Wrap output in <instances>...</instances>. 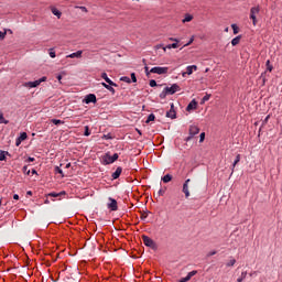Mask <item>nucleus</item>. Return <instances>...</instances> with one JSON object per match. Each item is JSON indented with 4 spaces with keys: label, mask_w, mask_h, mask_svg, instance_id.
<instances>
[{
    "label": "nucleus",
    "mask_w": 282,
    "mask_h": 282,
    "mask_svg": "<svg viewBox=\"0 0 282 282\" xmlns=\"http://www.w3.org/2000/svg\"><path fill=\"white\" fill-rule=\"evenodd\" d=\"M47 80V77H42L35 82H26L23 84V87H28L29 89H34V87H39L41 83H45Z\"/></svg>",
    "instance_id": "1"
},
{
    "label": "nucleus",
    "mask_w": 282,
    "mask_h": 282,
    "mask_svg": "<svg viewBox=\"0 0 282 282\" xmlns=\"http://www.w3.org/2000/svg\"><path fill=\"white\" fill-rule=\"evenodd\" d=\"M259 12H261V8H259V7H252L250 9L249 18L251 19L253 25H257V23H258L257 17H259Z\"/></svg>",
    "instance_id": "2"
},
{
    "label": "nucleus",
    "mask_w": 282,
    "mask_h": 282,
    "mask_svg": "<svg viewBox=\"0 0 282 282\" xmlns=\"http://www.w3.org/2000/svg\"><path fill=\"white\" fill-rule=\"evenodd\" d=\"M197 133H199V127L195 124L189 126V135L185 139V142H191V140L195 138Z\"/></svg>",
    "instance_id": "3"
},
{
    "label": "nucleus",
    "mask_w": 282,
    "mask_h": 282,
    "mask_svg": "<svg viewBox=\"0 0 282 282\" xmlns=\"http://www.w3.org/2000/svg\"><path fill=\"white\" fill-rule=\"evenodd\" d=\"M142 241L144 246H147L148 248H152V250H155V248H158L155 241L151 239L149 236H142Z\"/></svg>",
    "instance_id": "4"
},
{
    "label": "nucleus",
    "mask_w": 282,
    "mask_h": 282,
    "mask_svg": "<svg viewBox=\"0 0 282 282\" xmlns=\"http://www.w3.org/2000/svg\"><path fill=\"white\" fill-rule=\"evenodd\" d=\"M150 72L152 74H159V76H162L164 74H169V67L155 66V67L151 68Z\"/></svg>",
    "instance_id": "5"
},
{
    "label": "nucleus",
    "mask_w": 282,
    "mask_h": 282,
    "mask_svg": "<svg viewBox=\"0 0 282 282\" xmlns=\"http://www.w3.org/2000/svg\"><path fill=\"white\" fill-rule=\"evenodd\" d=\"M119 155L118 153H115L112 156L109 155V153H107L102 160H104V164H113V162H116V160H118Z\"/></svg>",
    "instance_id": "6"
},
{
    "label": "nucleus",
    "mask_w": 282,
    "mask_h": 282,
    "mask_svg": "<svg viewBox=\"0 0 282 282\" xmlns=\"http://www.w3.org/2000/svg\"><path fill=\"white\" fill-rule=\"evenodd\" d=\"M191 182V178H187L185 181V183L183 184V193L186 197V199H188L191 197V191L188 189V183Z\"/></svg>",
    "instance_id": "7"
},
{
    "label": "nucleus",
    "mask_w": 282,
    "mask_h": 282,
    "mask_svg": "<svg viewBox=\"0 0 282 282\" xmlns=\"http://www.w3.org/2000/svg\"><path fill=\"white\" fill-rule=\"evenodd\" d=\"M166 93L170 94V96H173L176 91H180V85L173 84L171 87H165Z\"/></svg>",
    "instance_id": "8"
},
{
    "label": "nucleus",
    "mask_w": 282,
    "mask_h": 282,
    "mask_svg": "<svg viewBox=\"0 0 282 282\" xmlns=\"http://www.w3.org/2000/svg\"><path fill=\"white\" fill-rule=\"evenodd\" d=\"M166 118H171L172 120H175L177 118L175 113V105L171 104V109L166 112Z\"/></svg>",
    "instance_id": "9"
},
{
    "label": "nucleus",
    "mask_w": 282,
    "mask_h": 282,
    "mask_svg": "<svg viewBox=\"0 0 282 282\" xmlns=\"http://www.w3.org/2000/svg\"><path fill=\"white\" fill-rule=\"evenodd\" d=\"M110 203H108V208L110 210H118V202L115 198H108Z\"/></svg>",
    "instance_id": "10"
},
{
    "label": "nucleus",
    "mask_w": 282,
    "mask_h": 282,
    "mask_svg": "<svg viewBox=\"0 0 282 282\" xmlns=\"http://www.w3.org/2000/svg\"><path fill=\"white\" fill-rule=\"evenodd\" d=\"M101 78L108 84L111 85L112 87H118V84L113 83V80H111L109 78V76H107V73H102L101 74Z\"/></svg>",
    "instance_id": "11"
},
{
    "label": "nucleus",
    "mask_w": 282,
    "mask_h": 282,
    "mask_svg": "<svg viewBox=\"0 0 282 282\" xmlns=\"http://www.w3.org/2000/svg\"><path fill=\"white\" fill-rule=\"evenodd\" d=\"M195 274H197V271H196V270L189 272V273L187 274V276L182 278L178 282H188V281H191V279H193V276H195Z\"/></svg>",
    "instance_id": "12"
},
{
    "label": "nucleus",
    "mask_w": 282,
    "mask_h": 282,
    "mask_svg": "<svg viewBox=\"0 0 282 282\" xmlns=\"http://www.w3.org/2000/svg\"><path fill=\"white\" fill-rule=\"evenodd\" d=\"M66 58H83V51H77L66 56Z\"/></svg>",
    "instance_id": "13"
},
{
    "label": "nucleus",
    "mask_w": 282,
    "mask_h": 282,
    "mask_svg": "<svg viewBox=\"0 0 282 282\" xmlns=\"http://www.w3.org/2000/svg\"><path fill=\"white\" fill-rule=\"evenodd\" d=\"M85 102H86V105H89L91 102H96V95H94V94L87 95L86 98H85Z\"/></svg>",
    "instance_id": "14"
},
{
    "label": "nucleus",
    "mask_w": 282,
    "mask_h": 282,
    "mask_svg": "<svg viewBox=\"0 0 282 282\" xmlns=\"http://www.w3.org/2000/svg\"><path fill=\"white\" fill-rule=\"evenodd\" d=\"M120 175H122L121 166L117 167V170L112 173L111 177H112V180H118V177H120Z\"/></svg>",
    "instance_id": "15"
},
{
    "label": "nucleus",
    "mask_w": 282,
    "mask_h": 282,
    "mask_svg": "<svg viewBox=\"0 0 282 282\" xmlns=\"http://www.w3.org/2000/svg\"><path fill=\"white\" fill-rule=\"evenodd\" d=\"M193 109H197V101L193 99L186 107V111H193Z\"/></svg>",
    "instance_id": "16"
},
{
    "label": "nucleus",
    "mask_w": 282,
    "mask_h": 282,
    "mask_svg": "<svg viewBox=\"0 0 282 282\" xmlns=\"http://www.w3.org/2000/svg\"><path fill=\"white\" fill-rule=\"evenodd\" d=\"M180 42H175L173 44H169L166 46L163 47V51L166 52V50H177V47H180V44H177Z\"/></svg>",
    "instance_id": "17"
},
{
    "label": "nucleus",
    "mask_w": 282,
    "mask_h": 282,
    "mask_svg": "<svg viewBox=\"0 0 282 282\" xmlns=\"http://www.w3.org/2000/svg\"><path fill=\"white\" fill-rule=\"evenodd\" d=\"M102 87H105V89H108V91H110L113 95H116V89L113 88V86L106 84V83H101Z\"/></svg>",
    "instance_id": "18"
},
{
    "label": "nucleus",
    "mask_w": 282,
    "mask_h": 282,
    "mask_svg": "<svg viewBox=\"0 0 282 282\" xmlns=\"http://www.w3.org/2000/svg\"><path fill=\"white\" fill-rule=\"evenodd\" d=\"M63 195H67V193L65 191H62L59 193L53 192V193L47 194V197H63Z\"/></svg>",
    "instance_id": "19"
},
{
    "label": "nucleus",
    "mask_w": 282,
    "mask_h": 282,
    "mask_svg": "<svg viewBox=\"0 0 282 282\" xmlns=\"http://www.w3.org/2000/svg\"><path fill=\"white\" fill-rule=\"evenodd\" d=\"M193 72H197V65H191V66L186 67L187 76H191V74H193Z\"/></svg>",
    "instance_id": "20"
},
{
    "label": "nucleus",
    "mask_w": 282,
    "mask_h": 282,
    "mask_svg": "<svg viewBox=\"0 0 282 282\" xmlns=\"http://www.w3.org/2000/svg\"><path fill=\"white\" fill-rule=\"evenodd\" d=\"M51 12L52 14H54V17H57V19H61V17L63 15V13L56 8H52Z\"/></svg>",
    "instance_id": "21"
},
{
    "label": "nucleus",
    "mask_w": 282,
    "mask_h": 282,
    "mask_svg": "<svg viewBox=\"0 0 282 282\" xmlns=\"http://www.w3.org/2000/svg\"><path fill=\"white\" fill-rule=\"evenodd\" d=\"M161 180H162V182H164V184H169V182H171L173 180V176L171 174H166Z\"/></svg>",
    "instance_id": "22"
},
{
    "label": "nucleus",
    "mask_w": 282,
    "mask_h": 282,
    "mask_svg": "<svg viewBox=\"0 0 282 282\" xmlns=\"http://www.w3.org/2000/svg\"><path fill=\"white\" fill-rule=\"evenodd\" d=\"M238 162H241V154H237L234 163H232V169L231 171H235V166H237Z\"/></svg>",
    "instance_id": "23"
},
{
    "label": "nucleus",
    "mask_w": 282,
    "mask_h": 282,
    "mask_svg": "<svg viewBox=\"0 0 282 282\" xmlns=\"http://www.w3.org/2000/svg\"><path fill=\"white\" fill-rule=\"evenodd\" d=\"M240 41H241V35H238L231 40V45H234V46L239 45Z\"/></svg>",
    "instance_id": "24"
},
{
    "label": "nucleus",
    "mask_w": 282,
    "mask_h": 282,
    "mask_svg": "<svg viewBox=\"0 0 282 282\" xmlns=\"http://www.w3.org/2000/svg\"><path fill=\"white\" fill-rule=\"evenodd\" d=\"M6 155H9V153L0 150V162H6Z\"/></svg>",
    "instance_id": "25"
},
{
    "label": "nucleus",
    "mask_w": 282,
    "mask_h": 282,
    "mask_svg": "<svg viewBox=\"0 0 282 282\" xmlns=\"http://www.w3.org/2000/svg\"><path fill=\"white\" fill-rule=\"evenodd\" d=\"M237 263V260L231 258L228 262H227V268H232V265H235Z\"/></svg>",
    "instance_id": "26"
},
{
    "label": "nucleus",
    "mask_w": 282,
    "mask_h": 282,
    "mask_svg": "<svg viewBox=\"0 0 282 282\" xmlns=\"http://www.w3.org/2000/svg\"><path fill=\"white\" fill-rule=\"evenodd\" d=\"M155 120V115H153V113H150L149 116H148V119H147V124H149V122H153Z\"/></svg>",
    "instance_id": "27"
},
{
    "label": "nucleus",
    "mask_w": 282,
    "mask_h": 282,
    "mask_svg": "<svg viewBox=\"0 0 282 282\" xmlns=\"http://www.w3.org/2000/svg\"><path fill=\"white\" fill-rule=\"evenodd\" d=\"M51 122L53 123V124H65V121H63V120H61V119H52L51 120Z\"/></svg>",
    "instance_id": "28"
},
{
    "label": "nucleus",
    "mask_w": 282,
    "mask_h": 282,
    "mask_svg": "<svg viewBox=\"0 0 282 282\" xmlns=\"http://www.w3.org/2000/svg\"><path fill=\"white\" fill-rule=\"evenodd\" d=\"M192 19H193V15L186 14L185 18L183 19V23H191Z\"/></svg>",
    "instance_id": "29"
},
{
    "label": "nucleus",
    "mask_w": 282,
    "mask_h": 282,
    "mask_svg": "<svg viewBox=\"0 0 282 282\" xmlns=\"http://www.w3.org/2000/svg\"><path fill=\"white\" fill-rule=\"evenodd\" d=\"M246 276H248V272H242L241 276L237 279V282H243V279H246Z\"/></svg>",
    "instance_id": "30"
},
{
    "label": "nucleus",
    "mask_w": 282,
    "mask_h": 282,
    "mask_svg": "<svg viewBox=\"0 0 282 282\" xmlns=\"http://www.w3.org/2000/svg\"><path fill=\"white\" fill-rule=\"evenodd\" d=\"M265 65H267V72H272L274 69V67L270 64V59L267 61Z\"/></svg>",
    "instance_id": "31"
},
{
    "label": "nucleus",
    "mask_w": 282,
    "mask_h": 282,
    "mask_svg": "<svg viewBox=\"0 0 282 282\" xmlns=\"http://www.w3.org/2000/svg\"><path fill=\"white\" fill-rule=\"evenodd\" d=\"M208 100H210V95L206 94V95L203 97L200 105H204V102H208Z\"/></svg>",
    "instance_id": "32"
},
{
    "label": "nucleus",
    "mask_w": 282,
    "mask_h": 282,
    "mask_svg": "<svg viewBox=\"0 0 282 282\" xmlns=\"http://www.w3.org/2000/svg\"><path fill=\"white\" fill-rule=\"evenodd\" d=\"M8 120L3 117L2 112H0V124H8Z\"/></svg>",
    "instance_id": "33"
},
{
    "label": "nucleus",
    "mask_w": 282,
    "mask_h": 282,
    "mask_svg": "<svg viewBox=\"0 0 282 282\" xmlns=\"http://www.w3.org/2000/svg\"><path fill=\"white\" fill-rule=\"evenodd\" d=\"M120 80H121L122 83L131 84V78H129L128 76L121 77Z\"/></svg>",
    "instance_id": "34"
},
{
    "label": "nucleus",
    "mask_w": 282,
    "mask_h": 282,
    "mask_svg": "<svg viewBox=\"0 0 282 282\" xmlns=\"http://www.w3.org/2000/svg\"><path fill=\"white\" fill-rule=\"evenodd\" d=\"M18 139H20L22 142H23V140H28V133L22 132Z\"/></svg>",
    "instance_id": "35"
},
{
    "label": "nucleus",
    "mask_w": 282,
    "mask_h": 282,
    "mask_svg": "<svg viewBox=\"0 0 282 282\" xmlns=\"http://www.w3.org/2000/svg\"><path fill=\"white\" fill-rule=\"evenodd\" d=\"M231 29L234 30V34H239V26L237 24H231Z\"/></svg>",
    "instance_id": "36"
},
{
    "label": "nucleus",
    "mask_w": 282,
    "mask_h": 282,
    "mask_svg": "<svg viewBox=\"0 0 282 282\" xmlns=\"http://www.w3.org/2000/svg\"><path fill=\"white\" fill-rule=\"evenodd\" d=\"M55 173H58L59 175H62V177H65V174L63 173V170L59 169L58 166H55Z\"/></svg>",
    "instance_id": "37"
},
{
    "label": "nucleus",
    "mask_w": 282,
    "mask_h": 282,
    "mask_svg": "<svg viewBox=\"0 0 282 282\" xmlns=\"http://www.w3.org/2000/svg\"><path fill=\"white\" fill-rule=\"evenodd\" d=\"M48 55L51 58H56V52H54V48H50Z\"/></svg>",
    "instance_id": "38"
},
{
    "label": "nucleus",
    "mask_w": 282,
    "mask_h": 282,
    "mask_svg": "<svg viewBox=\"0 0 282 282\" xmlns=\"http://www.w3.org/2000/svg\"><path fill=\"white\" fill-rule=\"evenodd\" d=\"M102 140H113V135L111 133L104 134Z\"/></svg>",
    "instance_id": "39"
},
{
    "label": "nucleus",
    "mask_w": 282,
    "mask_h": 282,
    "mask_svg": "<svg viewBox=\"0 0 282 282\" xmlns=\"http://www.w3.org/2000/svg\"><path fill=\"white\" fill-rule=\"evenodd\" d=\"M144 72H145V76H148V78L151 76V74H153L151 70H149V66H144Z\"/></svg>",
    "instance_id": "40"
},
{
    "label": "nucleus",
    "mask_w": 282,
    "mask_h": 282,
    "mask_svg": "<svg viewBox=\"0 0 282 282\" xmlns=\"http://www.w3.org/2000/svg\"><path fill=\"white\" fill-rule=\"evenodd\" d=\"M84 135H86V137L91 135V132L89 131V126L85 127Z\"/></svg>",
    "instance_id": "41"
},
{
    "label": "nucleus",
    "mask_w": 282,
    "mask_h": 282,
    "mask_svg": "<svg viewBox=\"0 0 282 282\" xmlns=\"http://www.w3.org/2000/svg\"><path fill=\"white\" fill-rule=\"evenodd\" d=\"M8 34L7 31H0V41H3V39H6V35Z\"/></svg>",
    "instance_id": "42"
},
{
    "label": "nucleus",
    "mask_w": 282,
    "mask_h": 282,
    "mask_svg": "<svg viewBox=\"0 0 282 282\" xmlns=\"http://www.w3.org/2000/svg\"><path fill=\"white\" fill-rule=\"evenodd\" d=\"M22 171L25 175H30V170L28 169V165H24Z\"/></svg>",
    "instance_id": "43"
},
{
    "label": "nucleus",
    "mask_w": 282,
    "mask_h": 282,
    "mask_svg": "<svg viewBox=\"0 0 282 282\" xmlns=\"http://www.w3.org/2000/svg\"><path fill=\"white\" fill-rule=\"evenodd\" d=\"M150 87H158V82H155V79H151Z\"/></svg>",
    "instance_id": "44"
},
{
    "label": "nucleus",
    "mask_w": 282,
    "mask_h": 282,
    "mask_svg": "<svg viewBox=\"0 0 282 282\" xmlns=\"http://www.w3.org/2000/svg\"><path fill=\"white\" fill-rule=\"evenodd\" d=\"M167 94L166 88H164V90L160 94V98H166Z\"/></svg>",
    "instance_id": "45"
},
{
    "label": "nucleus",
    "mask_w": 282,
    "mask_h": 282,
    "mask_svg": "<svg viewBox=\"0 0 282 282\" xmlns=\"http://www.w3.org/2000/svg\"><path fill=\"white\" fill-rule=\"evenodd\" d=\"M132 83H138V78L135 77V73H131Z\"/></svg>",
    "instance_id": "46"
},
{
    "label": "nucleus",
    "mask_w": 282,
    "mask_h": 282,
    "mask_svg": "<svg viewBox=\"0 0 282 282\" xmlns=\"http://www.w3.org/2000/svg\"><path fill=\"white\" fill-rule=\"evenodd\" d=\"M199 138H200L199 142H204V140H206V133L205 132L200 133Z\"/></svg>",
    "instance_id": "47"
},
{
    "label": "nucleus",
    "mask_w": 282,
    "mask_h": 282,
    "mask_svg": "<svg viewBox=\"0 0 282 282\" xmlns=\"http://www.w3.org/2000/svg\"><path fill=\"white\" fill-rule=\"evenodd\" d=\"M149 217V212H144L141 214V219H147Z\"/></svg>",
    "instance_id": "48"
},
{
    "label": "nucleus",
    "mask_w": 282,
    "mask_h": 282,
    "mask_svg": "<svg viewBox=\"0 0 282 282\" xmlns=\"http://www.w3.org/2000/svg\"><path fill=\"white\" fill-rule=\"evenodd\" d=\"M21 142H23V141L18 138V139L15 140V145H17V147H20V145H21Z\"/></svg>",
    "instance_id": "49"
},
{
    "label": "nucleus",
    "mask_w": 282,
    "mask_h": 282,
    "mask_svg": "<svg viewBox=\"0 0 282 282\" xmlns=\"http://www.w3.org/2000/svg\"><path fill=\"white\" fill-rule=\"evenodd\" d=\"M163 195H164V189H159L158 196H159V197H162Z\"/></svg>",
    "instance_id": "50"
},
{
    "label": "nucleus",
    "mask_w": 282,
    "mask_h": 282,
    "mask_svg": "<svg viewBox=\"0 0 282 282\" xmlns=\"http://www.w3.org/2000/svg\"><path fill=\"white\" fill-rule=\"evenodd\" d=\"M214 254H217V251H212L207 254V257H214Z\"/></svg>",
    "instance_id": "51"
},
{
    "label": "nucleus",
    "mask_w": 282,
    "mask_h": 282,
    "mask_svg": "<svg viewBox=\"0 0 282 282\" xmlns=\"http://www.w3.org/2000/svg\"><path fill=\"white\" fill-rule=\"evenodd\" d=\"M264 76H265V73H262L261 76H260V78H262L263 83H265V77Z\"/></svg>",
    "instance_id": "52"
},
{
    "label": "nucleus",
    "mask_w": 282,
    "mask_h": 282,
    "mask_svg": "<svg viewBox=\"0 0 282 282\" xmlns=\"http://www.w3.org/2000/svg\"><path fill=\"white\" fill-rule=\"evenodd\" d=\"M170 41H174L175 43H180V40L174 39V37H170Z\"/></svg>",
    "instance_id": "53"
},
{
    "label": "nucleus",
    "mask_w": 282,
    "mask_h": 282,
    "mask_svg": "<svg viewBox=\"0 0 282 282\" xmlns=\"http://www.w3.org/2000/svg\"><path fill=\"white\" fill-rule=\"evenodd\" d=\"M193 41H195V39L192 37V39L189 40V42H188L187 44H185V46L191 45V43H193Z\"/></svg>",
    "instance_id": "54"
},
{
    "label": "nucleus",
    "mask_w": 282,
    "mask_h": 282,
    "mask_svg": "<svg viewBox=\"0 0 282 282\" xmlns=\"http://www.w3.org/2000/svg\"><path fill=\"white\" fill-rule=\"evenodd\" d=\"M34 158H32V156H29V159H28V162H34Z\"/></svg>",
    "instance_id": "55"
},
{
    "label": "nucleus",
    "mask_w": 282,
    "mask_h": 282,
    "mask_svg": "<svg viewBox=\"0 0 282 282\" xmlns=\"http://www.w3.org/2000/svg\"><path fill=\"white\" fill-rule=\"evenodd\" d=\"M13 199L19 200V194H14V195H13Z\"/></svg>",
    "instance_id": "56"
},
{
    "label": "nucleus",
    "mask_w": 282,
    "mask_h": 282,
    "mask_svg": "<svg viewBox=\"0 0 282 282\" xmlns=\"http://www.w3.org/2000/svg\"><path fill=\"white\" fill-rule=\"evenodd\" d=\"M57 80H63V76L62 75H57Z\"/></svg>",
    "instance_id": "57"
},
{
    "label": "nucleus",
    "mask_w": 282,
    "mask_h": 282,
    "mask_svg": "<svg viewBox=\"0 0 282 282\" xmlns=\"http://www.w3.org/2000/svg\"><path fill=\"white\" fill-rule=\"evenodd\" d=\"M72 166V163H67L66 165H65V169H69Z\"/></svg>",
    "instance_id": "58"
},
{
    "label": "nucleus",
    "mask_w": 282,
    "mask_h": 282,
    "mask_svg": "<svg viewBox=\"0 0 282 282\" xmlns=\"http://www.w3.org/2000/svg\"><path fill=\"white\" fill-rule=\"evenodd\" d=\"M186 75H188V73H182L183 78H186Z\"/></svg>",
    "instance_id": "59"
},
{
    "label": "nucleus",
    "mask_w": 282,
    "mask_h": 282,
    "mask_svg": "<svg viewBox=\"0 0 282 282\" xmlns=\"http://www.w3.org/2000/svg\"><path fill=\"white\" fill-rule=\"evenodd\" d=\"M32 175H36V170H32Z\"/></svg>",
    "instance_id": "60"
},
{
    "label": "nucleus",
    "mask_w": 282,
    "mask_h": 282,
    "mask_svg": "<svg viewBox=\"0 0 282 282\" xmlns=\"http://www.w3.org/2000/svg\"><path fill=\"white\" fill-rule=\"evenodd\" d=\"M44 204H50V199H46V200L44 202Z\"/></svg>",
    "instance_id": "61"
},
{
    "label": "nucleus",
    "mask_w": 282,
    "mask_h": 282,
    "mask_svg": "<svg viewBox=\"0 0 282 282\" xmlns=\"http://www.w3.org/2000/svg\"><path fill=\"white\" fill-rule=\"evenodd\" d=\"M26 194H28V195H32V192H28Z\"/></svg>",
    "instance_id": "62"
},
{
    "label": "nucleus",
    "mask_w": 282,
    "mask_h": 282,
    "mask_svg": "<svg viewBox=\"0 0 282 282\" xmlns=\"http://www.w3.org/2000/svg\"><path fill=\"white\" fill-rule=\"evenodd\" d=\"M225 32H228V28H227V29H225Z\"/></svg>",
    "instance_id": "63"
},
{
    "label": "nucleus",
    "mask_w": 282,
    "mask_h": 282,
    "mask_svg": "<svg viewBox=\"0 0 282 282\" xmlns=\"http://www.w3.org/2000/svg\"><path fill=\"white\" fill-rule=\"evenodd\" d=\"M268 118H270V116H268V117L265 118V120H268Z\"/></svg>",
    "instance_id": "64"
}]
</instances>
